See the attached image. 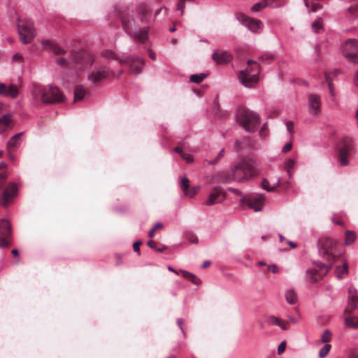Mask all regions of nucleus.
<instances>
[{"mask_svg": "<svg viewBox=\"0 0 358 358\" xmlns=\"http://www.w3.org/2000/svg\"><path fill=\"white\" fill-rule=\"evenodd\" d=\"M284 0H266L269 6L278 7L280 6Z\"/></svg>", "mask_w": 358, "mask_h": 358, "instance_id": "45", "label": "nucleus"}, {"mask_svg": "<svg viewBox=\"0 0 358 358\" xmlns=\"http://www.w3.org/2000/svg\"><path fill=\"white\" fill-rule=\"evenodd\" d=\"M264 196L262 194H252L248 198L243 197L241 201L248 204L255 211H260L264 205Z\"/></svg>", "mask_w": 358, "mask_h": 358, "instance_id": "15", "label": "nucleus"}, {"mask_svg": "<svg viewBox=\"0 0 358 358\" xmlns=\"http://www.w3.org/2000/svg\"><path fill=\"white\" fill-rule=\"evenodd\" d=\"M124 71L120 69L117 73H115L113 70L110 71V75L115 78H119L122 73Z\"/></svg>", "mask_w": 358, "mask_h": 358, "instance_id": "58", "label": "nucleus"}, {"mask_svg": "<svg viewBox=\"0 0 358 358\" xmlns=\"http://www.w3.org/2000/svg\"><path fill=\"white\" fill-rule=\"evenodd\" d=\"M180 271L184 278L191 281L193 284L198 285L201 283V280L194 274L184 270H180Z\"/></svg>", "mask_w": 358, "mask_h": 358, "instance_id": "29", "label": "nucleus"}, {"mask_svg": "<svg viewBox=\"0 0 358 358\" xmlns=\"http://www.w3.org/2000/svg\"><path fill=\"white\" fill-rule=\"evenodd\" d=\"M110 76V71L105 66H101L88 76L89 80L96 84Z\"/></svg>", "mask_w": 358, "mask_h": 358, "instance_id": "17", "label": "nucleus"}, {"mask_svg": "<svg viewBox=\"0 0 358 358\" xmlns=\"http://www.w3.org/2000/svg\"><path fill=\"white\" fill-rule=\"evenodd\" d=\"M187 239L188 241L191 243H198V238L196 235L192 233H187Z\"/></svg>", "mask_w": 358, "mask_h": 358, "instance_id": "46", "label": "nucleus"}, {"mask_svg": "<svg viewBox=\"0 0 358 358\" xmlns=\"http://www.w3.org/2000/svg\"><path fill=\"white\" fill-rule=\"evenodd\" d=\"M94 61L93 55L85 50H72L71 52V63L77 69L82 70L87 66H90Z\"/></svg>", "mask_w": 358, "mask_h": 358, "instance_id": "7", "label": "nucleus"}, {"mask_svg": "<svg viewBox=\"0 0 358 358\" xmlns=\"http://www.w3.org/2000/svg\"><path fill=\"white\" fill-rule=\"evenodd\" d=\"M268 324L279 327L282 330L285 331L289 328V323L280 317L271 316L268 320Z\"/></svg>", "mask_w": 358, "mask_h": 358, "instance_id": "27", "label": "nucleus"}, {"mask_svg": "<svg viewBox=\"0 0 358 358\" xmlns=\"http://www.w3.org/2000/svg\"><path fill=\"white\" fill-rule=\"evenodd\" d=\"M181 189L185 196L193 197L199 191V187H194L189 189V180L186 176H183L181 179Z\"/></svg>", "mask_w": 358, "mask_h": 358, "instance_id": "22", "label": "nucleus"}, {"mask_svg": "<svg viewBox=\"0 0 358 358\" xmlns=\"http://www.w3.org/2000/svg\"><path fill=\"white\" fill-rule=\"evenodd\" d=\"M226 192L220 186L215 187L210 192L206 201L208 206L222 203L226 198Z\"/></svg>", "mask_w": 358, "mask_h": 358, "instance_id": "13", "label": "nucleus"}, {"mask_svg": "<svg viewBox=\"0 0 358 358\" xmlns=\"http://www.w3.org/2000/svg\"><path fill=\"white\" fill-rule=\"evenodd\" d=\"M237 121L248 132H254L260 123L259 115L248 108H239L237 113Z\"/></svg>", "mask_w": 358, "mask_h": 358, "instance_id": "4", "label": "nucleus"}, {"mask_svg": "<svg viewBox=\"0 0 358 358\" xmlns=\"http://www.w3.org/2000/svg\"><path fill=\"white\" fill-rule=\"evenodd\" d=\"M224 155V149H222L220 151V153H219L218 156L214 160L209 161L208 163L210 164H216L220 160V159L222 157H223Z\"/></svg>", "mask_w": 358, "mask_h": 358, "instance_id": "48", "label": "nucleus"}, {"mask_svg": "<svg viewBox=\"0 0 358 358\" xmlns=\"http://www.w3.org/2000/svg\"><path fill=\"white\" fill-rule=\"evenodd\" d=\"M312 29L315 33H319L322 29V20L319 18L315 20L312 24Z\"/></svg>", "mask_w": 358, "mask_h": 358, "instance_id": "39", "label": "nucleus"}, {"mask_svg": "<svg viewBox=\"0 0 358 358\" xmlns=\"http://www.w3.org/2000/svg\"><path fill=\"white\" fill-rule=\"evenodd\" d=\"M355 85L358 87V70L355 77Z\"/></svg>", "mask_w": 358, "mask_h": 358, "instance_id": "64", "label": "nucleus"}, {"mask_svg": "<svg viewBox=\"0 0 358 358\" xmlns=\"http://www.w3.org/2000/svg\"><path fill=\"white\" fill-rule=\"evenodd\" d=\"M328 87H329V92L331 93V94L332 96H334V86H333V83L332 82H329V83H328Z\"/></svg>", "mask_w": 358, "mask_h": 358, "instance_id": "60", "label": "nucleus"}, {"mask_svg": "<svg viewBox=\"0 0 358 358\" xmlns=\"http://www.w3.org/2000/svg\"><path fill=\"white\" fill-rule=\"evenodd\" d=\"M349 358H358V348L351 351Z\"/></svg>", "mask_w": 358, "mask_h": 358, "instance_id": "57", "label": "nucleus"}, {"mask_svg": "<svg viewBox=\"0 0 358 358\" xmlns=\"http://www.w3.org/2000/svg\"><path fill=\"white\" fill-rule=\"evenodd\" d=\"M101 55L103 57L108 58V59H113L115 60H117L120 62V59H122L121 58L118 57L113 51L110 50H106L101 52Z\"/></svg>", "mask_w": 358, "mask_h": 358, "instance_id": "36", "label": "nucleus"}, {"mask_svg": "<svg viewBox=\"0 0 358 358\" xmlns=\"http://www.w3.org/2000/svg\"><path fill=\"white\" fill-rule=\"evenodd\" d=\"M148 55H149V57H150L152 60H155V59H156V55L155 54V52H154L152 50H149Z\"/></svg>", "mask_w": 358, "mask_h": 358, "instance_id": "61", "label": "nucleus"}, {"mask_svg": "<svg viewBox=\"0 0 358 358\" xmlns=\"http://www.w3.org/2000/svg\"><path fill=\"white\" fill-rule=\"evenodd\" d=\"M292 148V143L291 142L287 143L285 145V146L282 148V152H287L290 151Z\"/></svg>", "mask_w": 358, "mask_h": 358, "instance_id": "53", "label": "nucleus"}, {"mask_svg": "<svg viewBox=\"0 0 358 358\" xmlns=\"http://www.w3.org/2000/svg\"><path fill=\"white\" fill-rule=\"evenodd\" d=\"M86 93L87 92L83 88V85H77L74 90V102L82 100L85 97Z\"/></svg>", "mask_w": 358, "mask_h": 358, "instance_id": "30", "label": "nucleus"}, {"mask_svg": "<svg viewBox=\"0 0 358 358\" xmlns=\"http://www.w3.org/2000/svg\"><path fill=\"white\" fill-rule=\"evenodd\" d=\"M280 180L278 181L276 185L270 187L269 182L266 179H263L261 183L262 187L268 192L273 191L278 185H279Z\"/></svg>", "mask_w": 358, "mask_h": 358, "instance_id": "38", "label": "nucleus"}, {"mask_svg": "<svg viewBox=\"0 0 358 358\" xmlns=\"http://www.w3.org/2000/svg\"><path fill=\"white\" fill-rule=\"evenodd\" d=\"M331 338V333L329 330H325L321 336V340L326 344L330 341Z\"/></svg>", "mask_w": 358, "mask_h": 358, "instance_id": "44", "label": "nucleus"}, {"mask_svg": "<svg viewBox=\"0 0 358 358\" xmlns=\"http://www.w3.org/2000/svg\"><path fill=\"white\" fill-rule=\"evenodd\" d=\"M43 46L44 49L52 52L55 55H63L65 53V50L52 41L46 40L43 41Z\"/></svg>", "mask_w": 358, "mask_h": 358, "instance_id": "25", "label": "nucleus"}, {"mask_svg": "<svg viewBox=\"0 0 358 358\" xmlns=\"http://www.w3.org/2000/svg\"><path fill=\"white\" fill-rule=\"evenodd\" d=\"M285 348H286V343L285 341L282 342L278 348V353L279 355L282 354V352H285Z\"/></svg>", "mask_w": 358, "mask_h": 358, "instance_id": "50", "label": "nucleus"}, {"mask_svg": "<svg viewBox=\"0 0 358 358\" xmlns=\"http://www.w3.org/2000/svg\"><path fill=\"white\" fill-rule=\"evenodd\" d=\"M206 78V74L200 73V74H194L190 76V80L192 83H200Z\"/></svg>", "mask_w": 358, "mask_h": 358, "instance_id": "37", "label": "nucleus"}, {"mask_svg": "<svg viewBox=\"0 0 358 358\" xmlns=\"http://www.w3.org/2000/svg\"><path fill=\"white\" fill-rule=\"evenodd\" d=\"M345 323L348 327L357 328L358 327V319L356 317L346 316Z\"/></svg>", "mask_w": 358, "mask_h": 358, "instance_id": "32", "label": "nucleus"}, {"mask_svg": "<svg viewBox=\"0 0 358 358\" xmlns=\"http://www.w3.org/2000/svg\"><path fill=\"white\" fill-rule=\"evenodd\" d=\"M18 92L17 87L14 85H11L8 87L5 84L0 83V96L15 98Z\"/></svg>", "mask_w": 358, "mask_h": 358, "instance_id": "23", "label": "nucleus"}, {"mask_svg": "<svg viewBox=\"0 0 358 358\" xmlns=\"http://www.w3.org/2000/svg\"><path fill=\"white\" fill-rule=\"evenodd\" d=\"M266 129H267V123L264 124L262 127L261 128L259 131V134L262 136H266Z\"/></svg>", "mask_w": 358, "mask_h": 358, "instance_id": "54", "label": "nucleus"}, {"mask_svg": "<svg viewBox=\"0 0 358 358\" xmlns=\"http://www.w3.org/2000/svg\"><path fill=\"white\" fill-rule=\"evenodd\" d=\"M212 58L217 64H224L229 62L232 57L227 51L217 50L213 54Z\"/></svg>", "mask_w": 358, "mask_h": 358, "instance_id": "21", "label": "nucleus"}, {"mask_svg": "<svg viewBox=\"0 0 358 358\" xmlns=\"http://www.w3.org/2000/svg\"><path fill=\"white\" fill-rule=\"evenodd\" d=\"M294 165H295V162L292 159H288L285 162V169H286L289 177L291 176V169L294 168Z\"/></svg>", "mask_w": 358, "mask_h": 358, "instance_id": "42", "label": "nucleus"}, {"mask_svg": "<svg viewBox=\"0 0 358 358\" xmlns=\"http://www.w3.org/2000/svg\"><path fill=\"white\" fill-rule=\"evenodd\" d=\"M163 228V224L162 223H157L153 227L154 230L157 231L162 229Z\"/></svg>", "mask_w": 358, "mask_h": 358, "instance_id": "63", "label": "nucleus"}, {"mask_svg": "<svg viewBox=\"0 0 358 358\" xmlns=\"http://www.w3.org/2000/svg\"><path fill=\"white\" fill-rule=\"evenodd\" d=\"M17 28L21 41L26 44L30 43L35 36L33 22L29 20H20Z\"/></svg>", "mask_w": 358, "mask_h": 358, "instance_id": "9", "label": "nucleus"}, {"mask_svg": "<svg viewBox=\"0 0 358 358\" xmlns=\"http://www.w3.org/2000/svg\"><path fill=\"white\" fill-rule=\"evenodd\" d=\"M286 127L289 133L294 132V124L292 122L289 121L286 123Z\"/></svg>", "mask_w": 358, "mask_h": 358, "instance_id": "55", "label": "nucleus"}, {"mask_svg": "<svg viewBox=\"0 0 358 358\" xmlns=\"http://www.w3.org/2000/svg\"><path fill=\"white\" fill-rule=\"evenodd\" d=\"M352 148V139L348 137L343 138L341 143L337 147L338 159L342 166L348 164V156Z\"/></svg>", "mask_w": 358, "mask_h": 358, "instance_id": "10", "label": "nucleus"}, {"mask_svg": "<svg viewBox=\"0 0 358 358\" xmlns=\"http://www.w3.org/2000/svg\"><path fill=\"white\" fill-rule=\"evenodd\" d=\"M320 255L327 262L339 259L336 255V243L329 238H322L318 241Z\"/></svg>", "mask_w": 358, "mask_h": 358, "instance_id": "6", "label": "nucleus"}, {"mask_svg": "<svg viewBox=\"0 0 358 358\" xmlns=\"http://www.w3.org/2000/svg\"><path fill=\"white\" fill-rule=\"evenodd\" d=\"M10 225L8 220H0V248H7L10 245L8 236H10Z\"/></svg>", "mask_w": 358, "mask_h": 358, "instance_id": "14", "label": "nucleus"}, {"mask_svg": "<svg viewBox=\"0 0 358 358\" xmlns=\"http://www.w3.org/2000/svg\"><path fill=\"white\" fill-rule=\"evenodd\" d=\"M148 245L152 249L155 250V248H157V243L155 242L154 241H149L148 242Z\"/></svg>", "mask_w": 358, "mask_h": 358, "instance_id": "59", "label": "nucleus"}, {"mask_svg": "<svg viewBox=\"0 0 358 358\" xmlns=\"http://www.w3.org/2000/svg\"><path fill=\"white\" fill-rule=\"evenodd\" d=\"M17 193V187L13 183L8 184L2 192L1 204L6 206L10 203V200Z\"/></svg>", "mask_w": 358, "mask_h": 358, "instance_id": "20", "label": "nucleus"}, {"mask_svg": "<svg viewBox=\"0 0 358 358\" xmlns=\"http://www.w3.org/2000/svg\"><path fill=\"white\" fill-rule=\"evenodd\" d=\"M120 64L127 65L131 73L139 74L142 71L145 62L139 57L129 56L125 59H120Z\"/></svg>", "mask_w": 358, "mask_h": 358, "instance_id": "12", "label": "nucleus"}, {"mask_svg": "<svg viewBox=\"0 0 358 358\" xmlns=\"http://www.w3.org/2000/svg\"><path fill=\"white\" fill-rule=\"evenodd\" d=\"M13 121L10 114H6L0 117V134L11 129Z\"/></svg>", "mask_w": 358, "mask_h": 358, "instance_id": "24", "label": "nucleus"}, {"mask_svg": "<svg viewBox=\"0 0 358 358\" xmlns=\"http://www.w3.org/2000/svg\"><path fill=\"white\" fill-rule=\"evenodd\" d=\"M6 178V164H0V190L3 188Z\"/></svg>", "mask_w": 358, "mask_h": 358, "instance_id": "33", "label": "nucleus"}, {"mask_svg": "<svg viewBox=\"0 0 358 358\" xmlns=\"http://www.w3.org/2000/svg\"><path fill=\"white\" fill-rule=\"evenodd\" d=\"M258 173L255 160L250 157H243L231 166V173L222 172L216 177L218 181L222 182L231 180L238 182H245Z\"/></svg>", "mask_w": 358, "mask_h": 358, "instance_id": "2", "label": "nucleus"}, {"mask_svg": "<svg viewBox=\"0 0 358 358\" xmlns=\"http://www.w3.org/2000/svg\"><path fill=\"white\" fill-rule=\"evenodd\" d=\"M331 345L330 344H325L324 346L320 350L319 356L320 358H324L329 353Z\"/></svg>", "mask_w": 358, "mask_h": 358, "instance_id": "41", "label": "nucleus"}, {"mask_svg": "<svg viewBox=\"0 0 358 358\" xmlns=\"http://www.w3.org/2000/svg\"><path fill=\"white\" fill-rule=\"evenodd\" d=\"M355 1L354 4L348 8V12L353 17L358 15V0H352Z\"/></svg>", "mask_w": 358, "mask_h": 358, "instance_id": "40", "label": "nucleus"}, {"mask_svg": "<svg viewBox=\"0 0 358 358\" xmlns=\"http://www.w3.org/2000/svg\"><path fill=\"white\" fill-rule=\"evenodd\" d=\"M331 264L329 266L318 262L315 264V267L307 271V275L310 281L315 282L321 280L327 274L330 270Z\"/></svg>", "mask_w": 358, "mask_h": 358, "instance_id": "11", "label": "nucleus"}, {"mask_svg": "<svg viewBox=\"0 0 358 358\" xmlns=\"http://www.w3.org/2000/svg\"><path fill=\"white\" fill-rule=\"evenodd\" d=\"M180 157L184 159L187 162H192L193 161V158L192 157V155H190L189 154H187V153H185V152H183Z\"/></svg>", "mask_w": 358, "mask_h": 358, "instance_id": "49", "label": "nucleus"}, {"mask_svg": "<svg viewBox=\"0 0 358 358\" xmlns=\"http://www.w3.org/2000/svg\"><path fill=\"white\" fill-rule=\"evenodd\" d=\"M309 112L315 116H317L321 110V100L320 96L312 94L308 96Z\"/></svg>", "mask_w": 358, "mask_h": 358, "instance_id": "19", "label": "nucleus"}, {"mask_svg": "<svg viewBox=\"0 0 358 358\" xmlns=\"http://www.w3.org/2000/svg\"><path fill=\"white\" fill-rule=\"evenodd\" d=\"M247 68L242 70L238 73V79L241 83L246 87H252L257 83L258 75L260 72L259 64L252 59L247 62Z\"/></svg>", "mask_w": 358, "mask_h": 358, "instance_id": "5", "label": "nucleus"}, {"mask_svg": "<svg viewBox=\"0 0 358 358\" xmlns=\"http://www.w3.org/2000/svg\"><path fill=\"white\" fill-rule=\"evenodd\" d=\"M355 239H356L355 234L352 231L347 230L345 232V245L352 244V243L355 242Z\"/></svg>", "mask_w": 358, "mask_h": 358, "instance_id": "34", "label": "nucleus"}, {"mask_svg": "<svg viewBox=\"0 0 358 358\" xmlns=\"http://www.w3.org/2000/svg\"><path fill=\"white\" fill-rule=\"evenodd\" d=\"M341 52L349 62L358 63V40H346L341 46Z\"/></svg>", "mask_w": 358, "mask_h": 358, "instance_id": "8", "label": "nucleus"}, {"mask_svg": "<svg viewBox=\"0 0 358 358\" xmlns=\"http://www.w3.org/2000/svg\"><path fill=\"white\" fill-rule=\"evenodd\" d=\"M174 151L181 155L184 152L182 151V148L180 146H177L174 148Z\"/></svg>", "mask_w": 358, "mask_h": 358, "instance_id": "62", "label": "nucleus"}, {"mask_svg": "<svg viewBox=\"0 0 358 358\" xmlns=\"http://www.w3.org/2000/svg\"><path fill=\"white\" fill-rule=\"evenodd\" d=\"M142 243L141 241H136L133 245L134 250L140 255V246L141 245Z\"/></svg>", "mask_w": 358, "mask_h": 358, "instance_id": "52", "label": "nucleus"}, {"mask_svg": "<svg viewBox=\"0 0 358 358\" xmlns=\"http://www.w3.org/2000/svg\"><path fill=\"white\" fill-rule=\"evenodd\" d=\"M152 9L149 5L141 3L135 12L122 17V25L125 32L135 41L144 43L149 38Z\"/></svg>", "mask_w": 358, "mask_h": 358, "instance_id": "1", "label": "nucleus"}, {"mask_svg": "<svg viewBox=\"0 0 358 358\" xmlns=\"http://www.w3.org/2000/svg\"><path fill=\"white\" fill-rule=\"evenodd\" d=\"M56 62L59 66H62V67H66V66H69L70 64H71V59L67 60L66 59H65L64 57H59V58L57 59Z\"/></svg>", "mask_w": 358, "mask_h": 358, "instance_id": "43", "label": "nucleus"}, {"mask_svg": "<svg viewBox=\"0 0 358 358\" xmlns=\"http://www.w3.org/2000/svg\"><path fill=\"white\" fill-rule=\"evenodd\" d=\"M32 95L36 100H41L44 103H59L64 101V96L56 87H43L34 85Z\"/></svg>", "mask_w": 358, "mask_h": 358, "instance_id": "3", "label": "nucleus"}, {"mask_svg": "<svg viewBox=\"0 0 358 358\" xmlns=\"http://www.w3.org/2000/svg\"><path fill=\"white\" fill-rule=\"evenodd\" d=\"M267 6H269L268 4V2L266 1V0H264L261 2H258V3H255L251 8V10L254 12H258Z\"/></svg>", "mask_w": 358, "mask_h": 358, "instance_id": "35", "label": "nucleus"}, {"mask_svg": "<svg viewBox=\"0 0 358 358\" xmlns=\"http://www.w3.org/2000/svg\"><path fill=\"white\" fill-rule=\"evenodd\" d=\"M349 296L348 305L345 310V313L346 315H350L353 310H355L358 304V296L357 292L355 288L350 287L349 288Z\"/></svg>", "mask_w": 358, "mask_h": 358, "instance_id": "18", "label": "nucleus"}, {"mask_svg": "<svg viewBox=\"0 0 358 358\" xmlns=\"http://www.w3.org/2000/svg\"><path fill=\"white\" fill-rule=\"evenodd\" d=\"M13 60L14 62H21L22 61V56L19 54V53H16L13 57Z\"/></svg>", "mask_w": 358, "mask_h": 358, "instance_id": "56", "label": "nucleus"}, {"mask_svg": "<svg viewBox=\"0 0 358 358\" xmlns=\"http://www.w3.org/2000/svg\"><path fill=\"white\" fill-rule=\"evenodd\" d=\"M322 7L323 6L320 3L313 1L311 4V10L313 12H316L317 10L322 9Z\"/></svg>", "mask_w": 358, "mask_h": 358, "instance_id": "47", "label": "nucleus"}, {"mask_svg": "<svg viewBox=\"0 0 358 358\" xmlns=\"http://www.w3.org/2000/svg\"><path fill=\"white\" fill-rule=\"evenodd\" d=\"M237 19L252 32H257L262 27L261 21L250 18L243 13L237 15Z\"/></svg>", "mask_w": 358, "mask_h": 358, "instance_id": "16", "label": "nucleus"}, {"mask_svg": "<svg viewBox=\"0 0 358 358\" xmlns=\"http://www.w3.org/2000/svg\"><path fill=\"white\" fill-rule=\"evenodd\" d=\"M286 301L290 304H295L298 301L296 292L294 289H289L285 294Z\"/></svg>", "mask_w": 358, "mask_h": 358, "instance_id": "31", "label": "nucleus"}, {"mask_svg": "<svg viewBox=\"0 0 358 358\" xmlns=\"http://www.w3.org/2000/svg\"><path fill=\"white\" fill-rule=\"evenodd\" d=\"M342 265H338L336 266L335 272L336 275L338 278H343L348 272V267L347 263L342 259Z\"/></svg>", "mask_w": 358, "mask_h": 358, "instance_id": "28", "label": "nucleus"}, {"mask_svg": "<svg viewBox=\"0 0 358 358\" xmlns=\"http://www.w3.org/2000/svg\"><path fill=\"white\" fill-rule=\"evenodd\" d=\"M22 136V133H18L13 136L9 141L7 143V150L8 152L10 155L11 152H14L20 145L21 143V137Z\"/></svg>", "mask_w": 358, "mask_h": 358, "instance_id": "26", "label": "nucleus"}, {"mask_svg": "<svg viewBox=\"0 0 358 358\" xmlns=\"http://www.w3.org/2000/svg\"><path fill=\"white\" fill-rule=\"evenodd\" d=\"M267 271H271L273 273H277L278 272V268L275 264L269 265L267 267Z\"/></svg>", "mask_w": 358, "mask_h": 358, "instance_id": "51", "label": "nucleus"}]
</instances>
